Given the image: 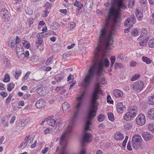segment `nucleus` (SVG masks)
<instances>
[{
	"label": "nucleus",
	"instance_id": "obj_54",
	"mask_svg": "<svg viewBox=\"0 0 154 154\" xmlns=\"http://www.w3.org/2000/svg\"><path fill=\"white\" fill-rule=\"evenodd\" d=\"M127 148L128 150L129 151H131L132 150V148L131 147V142L130 141H129L128 142L127 146Z\"/></svg>",
	"mask_w": 154,
	"mask_h": 154
},
{
	"label": "nucleus",
	"instance_id": "obj_20",
	"mask_svg": "<svg viewBox=\"0 0 154 154\" xmlns=\"http://www.w3.org/2000/svg\"><path fill=\"white\" fill-rule=\"evenodd\" d=\"M36 91L38 94L42 96H44L45 94V92L44 91L43 87H40L36 89Z\"/></svg>",
	"mask_w": 154,
	"mask_h": 154
},
{
	"label": "nucleus",
	"instance_id": "obj_21",
	"mask_svg": "<svg viewBox=\"0 0 154 154\" xmlns=\"http://www.w3.org/2000/svg\"><path fill=\"white\" fill-rule=\"evenodd\" d=\"M70 105L67 102H65L63 103L62 109L63 111H68Z\"/></svg>",
	"mask_w": 154,
	"mask_h": 154
},
{
	"label": "nucleus",
	"instance_id": "obj_38",
	"mask_svg": "<svg viewBox=\"0 0 154 154\" xmlns=\"http://www.w3.org/2000/svg\"><path fill=\"white\" fill-rule=\"evenodd\" d=\"M10 79L9 75L8 74H6L3 79V81L5 82H7L9 81Z\"/></svg>",
	"mask_w": 154,
	"mask_h": 154
},
{
	"label": "nucleus",
	"instance_id": "obj_60",
	"mask_svg": "<svg viewBox=\"0 0 154 154\" xmlns=\"http://www.w3.org/2000/svg\"><path fill=\"white\" fill-rule=\"evenodd\" d=\"M48 149V147H46L42 151V152L43 154H45L47 152Z\"/></svg>",
	"mask_w": 154,
	"mask_h": 154
},
{
	"label": "nucleus",
	"instance_id": "obj_26",
	"mask_svg": "<svg viewBox=\"0 0 154 154\" xmlns=\"http://www.w3.org/2000/svg\"><path fill=\"white\" fill-rule=\"evenodd\" d=\"M59 24L57 22H54L51 25V28L52 29H57L59 27Z\"/></svg>",
	"mask_w": 154,
	"mask_h": 154
},
{
	"label": "nucleus",
	"instance_id": "obj_44",
	"mask_svg": "<svg viewBox=\"0 0 154 154\" xmlns=\"http://www.w3.org/2000/svg\"><path fill=\"white\" fill-rule=\"evenodd\" d=\"M148 128L150 131L154 133V124H149L148 125Z\"/></svg>",
	"mask_w": 154,
	"mask_h": 154
},
{
	"label": "nucleus",
	"instance_id": "obj_49",
	"mask_svg": "<svg viewBox=\"0 0 154 154\" xmlns=\"http://www.w3.org/2000/svg\"><path fill=\"white\" fill-rule=\"evenodd\" d=\"M25 11L26 13L28 15H31L32 14V11L31 9L30 8H29L28 9V8H27V9L25 10Z\"/></svg>",
	"mask_w": 154,
	"mask_h": 154
},
{
	"label": "nucleus",
	"instance_id": "obj_24",
	"mask_svg": "<svg viewBox=\"0 0 154 154\" xmlns=\"http://www.w3.org/2000/svg\"><path fill=\"white\" fill-rule=\"evenodd\" d=\"M63 78V76H61L60 74L56 75L54 77L55 80L58 82H60Z\"/></svg>",
	"mask_w": 154,
	"mask_h": 154
},
{
	"label": "nucleus",
	"instance_id": "obj_55",
	"mask_svg": "<svg viewBox=\"0 0 154 154\" xmlns=\"http://www.w3.org/2000/svg\"><path fill=\"white\" fill-rule=\"evenodd\" d=\"M131 18L132 19V21L133 24H134L136 21V19L135 15H131Z\"/></svg>",
	"mask_w": 154,
	"mask_h": 154
},
{
	"label": "nucleus",
	"instance_id": "obj_9",
	"mask_svg": "<svg viewBox=\"0 0 154 154\" xmlns=\"http://www.w3.org/2000/svg\"><path fill=\"white\" fill-rule=\"evenodd\" d=\"M144 139L146 141L150 140L152 138L153 136L149 132L146 131L143 133L142 135Z\"/></svg>",
	"mask_w": 154,
	"mask_h": 154
},
{
	"label": "nucleus",
	"instance_id": "obj_17",
	"mask_svg": "<svg viewBox=\"0 0 154 154\" xmlns=\"http://www.w3.org/2000/svg\"><path fill=\"white\" fill-rule=\"evenodd\" d=\"M147 117L151 119H154V108L149 110L147 112Z\"/></svg>",
	"mask_w": 154,
	"mask_h": 154
},
{
	"label": "nucleus",
	"instance_id": "obj_23",
	"mask_svg": "<svg viewBox=\"0 0 154 154\" xmlns=\"http://www.w3.org/2000/svg\"><path fill=\"white\" fill-rule=\"evenodd\" d=\"M142 60L143 62L145 63L146 64H150L152 62V60L146 57H142Z\"/></svg>",
	"mask_w": 154,
	"mask_h": 154
},
{
	"label": "nucleus",
	"instance_id": "obj_19",
	"mask_svg": "<svg viewBox=\"0 0 154 154\" xmlns=\"http://www.w3.org/2000/svg\"><path fill=\"white\" fill-rule=\"evenodd\" d=\"M114 138L116 140H122L124 136L120 132H116L115 134Z\"/></svg>",
	"mask_w": 154,
	"mask_h": 154
},
{
	"label": "nucleus",
	"instance_id": "obj_43",
	"mask_svg": "<svg viewBox=\"0 0 154 154\" xmlns=\"http://www.w3.org/2000/svg\"><path fill=\"white\" fill-rule=\"evenodd\" d=\"M53 59V56H52L47 60L45 62V64L47 65H49V64L52 63Z\"/></svg>",
	"mask_w": 154,
	"mask_h": 154
},
{
	"label": "nucleus",
	"instance_id": "obj_40",
	"mask_svg": "<svg viewBox=\"0 0 154 154\" xmlns=\"http://www.w3.org/2000/svg\"><path fill=\"white\" fill-rule=\"evenodd\" d=\"M138 31L137 29H134L132 30L131 32V34L133 36H136L138 34Z\"/></svg>",
	"mask_w": 154,
	"mask_h": 154
},
{
	"label": "nucleus",
	"instance_id": "obj_30",
	"mask_svg": "<svg viewBox=\"0 0 154 154\" xmlns=\"http://www.w3.org/2000/svg\"><path fill=\"white\" fill-rule=\"evenodd\" d=\"M21 74V70L20 69L17 70L15 71V74L14 77L16 79H18Z\"/></svg>",
	"mask_w": 154,
	"mask_h": 154
},
{
	"label": "nucleus",
	"instance_id": "obj_3",
	"mask_svg": "<svg viewBox=\"0 0 154 154\" xmlns=\"http://www.w3.org/2000/svg\"><path fill=\"white\" fill-rule=\"evenodd\" d=\"M82 104V101H79L75 107V111L71 118V120L68 128L65 132L61 137L60 142L61 153L60 154H68L66 147L67 145V141L66 139V137L71 133L72 130L75 123V120L77 118L78 114L79 111L81 106Z\"/></svg>",
	"mask_w": 154,
	"mask_h": 154
},
{
	"label": "nucleus",
	"instance_id": "obj_52",
	"mask_svg": "<svg viewBox=\"0 0 154 154\" xmlns=\"http://www.w3.org/2000/svg\"><path fill=\"white\" fill-rule=\"evenodd\" d=\"M137 64V63L136 61L132 60L130 62V65L131 66H135Z\"/></svg>",
	"mask_w": 154,
	"mask_h": 154
},
{
	"label": "nucleus",
	"instance_id": "obj_64",
	"mask_svg": "<svg viewBox=\"0 0 154 154\" xmlns=\"http://www.w3.org/2000/svg\"><path fill=\"white\" fill-rule=\"evenodd\" d=\"M86 154V151L85 150L83 149H82L79 153L78 154Z\"/></svg>",
	"mask_w": 154,
	"mask_h": 154
},
{
	"label": "nucleus",
	"instance_id": "obj_29",
	"mask_svg": "<svg viewBox=\"0 0 154 154\" xmlns=\"http://www.w3.org/2000/svg\"><path fill=\"white\" fill-rule=\"evenodd\" d=\"M14 85L13 83H10L7 85V90L9 91H11L14 88Z\"/></svg>",
	"mask_w": 154,
	"mask_h": 154
},
{
	"label": "nucleus",
	"instance_id": "obj_14",
	"mask_svg": "<svg viewBox=\"0 0 154 154\" xmlns=\"http://www.w3.org/2000/svg\"><path fill=\"white\" fill-rule=\"evenodd\" d=\"M132 140L136 141L141 144L143 140L140 135L136 134L133 137Z\"/></svg>",
	"mask_w": 154,
	"mask_h": 154
},
{
	"label": "nucleus",
	"instance_id": "obj_16",
	"mask_svg": "<svg viewBox=\"0 0 154 154\" xmlns=\"http://www.w3.org/2000/svg\"><path fill=\"white\" fill-rule=\"evenodd\" d=\"M15 45V38L12 37H10L8 41V45L11 48H14Z\"/></svg>",
	"mask_w": 154,
	"mask_h": 154
},
{
	"label": "nucleus",
	"instance_id": "obj_34",
	"mask_svg": "<svg viewBox=\"0 0 154 154\" xmlns=\"http://www.w3.org/2000/svg\"><path fill=\"white\" fill-rule=\"evenodd\" d=\"M4 64L6 66L9 67L10 65V63L9 60L7 58L5 59L4 60Z\"/></svg>",
	"mask_w": 154,
	"mask_h": 154
},
{
	"label": "nucleus",
	"instance_id": "obj_2",
	"mask_svg": "<svg viewBox=\"0 0 154 154\" xmlns=\"http://www.w3.org/2000/svg\"><path fill=\"white\" fill-rule=\"evenodd\" d=\"M100 83L95 84L94 91L93 92L90 99L89 108L85 118V123L84 125V130L82 138V145L84 146L85 143H89L92 140L93 137L90 133L87 132L90 128L91 125V121L96 115L97 105L99 103L97 100L99 99V95H104V93L101 90Z\"/></svg>",
	"mask_w": 154,
	"mask_h": 154
},
{
	"label": "nucleus",
	"instance_id": "obj_53",
	"mask_svg": "<svg viewBox=\"0 0 154 154\" xmlns=\"http://www.w3.org/2000/svg\"><path fill=\"white\" fill-rule=\"evenodd\" d=\"M26 121L27 120H25V119H23L21 121L22 127L25 126L27 123V122Z\"/></svg>",
	"mask_w": 154,
	"mask_h": 154
},
{
	"label": "nucleus",
	"instance_id": "obj_28",
	"mask_svg": "<svg viewBox=\"0 0 154 154\" xmlns=\"http://www.w3.org/2000/svg\"><path fill=\"white\" fill-rule=\"evenodd\" d=\"M135 14L138 20L140 21L141 20L143 17V15L141 13L137 11Z\"/></svg>",
	"mask_w": 154,
	"mask_h": 154
},
{
	"label": "nucleus",
	"instance_id": "obj_1",
	"mask_svg": "<svg viewBox=\"0 0 154 154\" xmlns=\"http://www.w3.org/2000/svg\"><path fill=\"white\" fill-rule=\"evenodd\" d=\"M121 0L118 4V7L116 8L112 4L109 9L107 18L104 27L101 30L98 46L94 51L93 59L90 66H109V61L106 57V54L102 50L104 47L106 50H110V45L112 40V34L117 23L121 18L120 13L121 9H125L127 6Z\"/></svg>",
	"mask_w": 154,
	"mask_h": 154
},
{
	"label": "nucleus",
	"instance_id": "obj_7",
	"mask_svg": "<svg viewBox=\"0 0 154 154\" xmlns=\"http://www.w3.org/2000/svg\"><path fill=\"white\" fill-rule=\"evenodd\" d=\"M146 122V118L145 116L143 114L139 115L136 119V123L140 125H143L145 124Z\"/></svg>",
	"mask_w": 154,
	"mask_h": 154
},
{
	"label": "nucleus",
	"instance_id": "obj_10",
	"mask_svg": "<svg viewBox=\"0 0 154 154\" xmlns=\"http://www.w3.org/2000/svg\"><path fill=\"white\" fill-rule=\"evenodd\" d=\"M113 94L115 97L120 98L123 95V92L119 89H116L113 91Z\"/></svg>",
	"mask_w": 154,
	"mask_h": 154
},
{
	"label": "nucleus",
	"instance_id": "obj_41",
	"mask_svg": "<svg viewBox=\"0 0 154 154\" xmlns=\"http://www.w3.org/2000/svg\"><path fill=\"white\" fill-rule=\"evenodd\" d=\"M140 77V74H137L133 75L132 78H131V81H134L137 80V78H139Z\"/></svg>",
	"mask_w": 154,
	"mask_h": 154
},
{
	"label": "nucleus",
	"instance_id": "obj_62",
	"mask_svg": "<svg viewBox=\"0 0 154 154\" xmlns=\"http://www.w3.org/2000/svg\"><path fill=\"white\" fill-rule=\"evenodd\" d=\"M16 54L18 57H20L21 56H22L24 54V52L16 53Z\"/></svg>",
	"mask_w": 154,
	"mask_h": 154
},
{
	"label": "nucleus",
	"instance_id": "obj_63",
	"mask_svg": "<svg viewBox=\"0 0 154 154\" xmlns=\"http://www.w3.org/2000/svg\"><path fill=\"white\" fill-rule=\"evenodd\" d=\"M42 41L41 38L39 37L38 38V41L37 42V43L38 44H41L42 43Z\"/></svg>",
	"mask_w": 154,
	"mask_h": 154
},
{
	"label": "nucleus",
	"instance_id": "obj_58",
	"mask_svg": "<svg viewBox=\"0 0 154 154\" xmlns=\"http://www.w3.org/2000/svg\"><path fill=\"white\" fill-rule=\"evenodd\" d=\"M15 44L16 46L18 45L19 43L20 42L19 38L18 36H16V40H15Z\"/></svg>",
	"mask_w": 154,
	"mask_h": 154
},
{
	"label": "nucleus",
	"instance_id": "obj_18",
	"mask_svg": "<svg viewBox=\"0 0 154 154\" xmlns=\"http://www.w3.org/2000/svg\"><path fill=\"white\" fill-rule=\"evenodd\" d=\"M131 144L133 147L134 149L136 150L139 149L141 146V143L132 140Z\"/></svg>",
	"mask_w": 154,
	"mask_h": 154
},
{
	"label": "nucleus",
	"instance_id": "obj_50",
	"mask_svg": "<svg viewBox=\"0 0 154 154\" xmlns=\"http://www.w3.org/2000/svg\"><path fill=\"white\" fill-rule=\"evenodd\" d=\"M147 42V40L144 39L140 42V44L141 46H143L146 44Z\"/></svg>",
	"mask_w": 154,
	"mask_h": 154
},
{
	"label": "nucleus",
	"instance_id": "obj_42",
	"mask_svg": "<svg viewBox=\"0 0 154 154\" xmlns=\"http://www.w3.org/2000/svg\"><path fill=\"white\" fill-rule=\"evenodd\" d=\"M104 119V116L102 114H100L97 117L98 120L100 122L103 121Z\"/></svg>",
	"mask_w": 154,
	"mask_h": 154
},
{
	"label": "nucleus",
	"instance_id": "obj_59",
	"mask_svg": "<svg viewBox=\"0 0 154 154\" xmlns=\"http://www.w3.org/2000/svg\"><path fill=\"white\" fill-rule=\"evenodd\" d=\"M7 93L5 92H2L0 93V95L3 98L6 97L7 96Z\"/></svg>",
	"mask_w": 154,
	"mask_h": 154
},
{
	"label": "nucleus",
	"instance_id": "obj_46",
	"mask_svg": "<svg viewBox=\"0 0 154 154\" xmlns=\"http://www.w3.org/2000/svg\"><path fill=\"white\" fill-rule=\"evenodd\" d=\"M134 0H130L129 2L128 8H132L134 5Z\"/></svg>",
	"mask_w": 154,
	"mask_h": 154
},
{
	"label": "nucleus",
	"instance_id": "obj_6",
	"mask_svg": "<svg viewBox=\"0 0 154 154\" xmlns=\"http://www.w3.org/2000/svg\"><path fill=\"white\" fill-rule=\"evenodd\" d=\"M0 14L1 16L4 19L5 22H8L10 19L9 12L5 9L2 8L1 10Z\"/></svg>",
	"mask_w": 154,
	"mask_h": 154
},
{
	"label": "nucleus",
	"instance_id": "obj_31",
	"mask_svg": "<svg viewBox=\"0 0 154 154\" xmlns=\"http://www.w3.org/2000/svg\"><path fill=\"white\" fill-rule=\"evenodd\" d=\"M123 65L121 63L116 62L115 64L114 68L115 69H117L118 68H122L123 67Z\"/></svg>",
	"mask_w": 154,
	"mask_h": 154
},
{
	"label": "nucleus",
	"instance_id": "obj_51",
	"mask_svg": "<svg viewBox=\"0 0 154 154\" xmlns=\"http://www.w3.org/2000/svg\"><path fill=\"white\" fill-rule=\"evenodd\" d=\"M49 13V11H48V9H45L44 12V14H42V16L43 17H47Z\"/></svg>",
	"mask_w": 154,
	"mask_h": 154
},
{
	"label": "nucleus",
	"instance_id": "obj_57",
	"mask_svg": "<svg viewBox=\"0 0 154 154\" xmlns=\"http://www.w3.org/2000/svg\"><path fill=\"white\" fill-rule=\"evenodd\" d=\"M107 82L106 80V78L104 77H103L101 79L100 83L102 84H104Z\"/></svg>",
	"mask_w": 154,
	"mask_h": 154
},
{
	"label": "nucleus",
	"instance_id": "obj_22",
	"mask_svg": "<svg viewBox=\"0 0 154 154\" xmlns=\"http://www.w3.org/2000/svg\"><path fill=\"white\" fill-rule=\"evenodd\" d=\"M75 6L77 7L78 10H80L83 7V5L80 2L77 0L75 1L74 4Z\"/></svg>",
	"mask_w": 154,
	"mask_h": 154
},
{
	"label": "nucleus",
	"instance_id": "obj_35",
	"mask_svg": "<svg viewBox=\"0 0 154 154\" xmlns=\"http://www.w3.org/2000/svg\"><path fill=\"white\" fill-rule=\"evenodd\" d=\"M1 122L2 124L3 125V126L5 127H7L8 126V121L6 120L4 118H3L2 119Z\"/></svg>",
	"mask_w": 154,
	"mask_h": 154
},
{
	"label": "nucleus",
	"instance_id": "obj_56",
	"mask_svg": "<svg viewBox=\"0 0 154 154\" xmlns=\"http://www.w3.org/2000/svg\"><path fill=\"white\" fill-rule=\"evenodd\" d=\"M45 6L46 8L45 9H48V8H51V4L49 2H47L46 3Z\"/></svg>",
	"mask_w": 154,
	"mask_h": 154
},
{
	"label": "nucleus",
	"instance_id": "obj_37",
	"mask_svg": "<svg viewBox=\"0 0 154 154\" xmlns=\"http://www.w3.org/2000/svg\"><path fill=\"white\" fill-rule=\"evenodd\" d=\"M115 60H116V57H115V56H112L111 57L110 59V60L111 63V66H110L111 68H112L113 67L114 63L115 61Z\"/></svg>",
	"mask_w": 154,
	"mask_h": 154
},
{
	"label": "nucleus",
	"instance_id": "obj_45",
	"mask_svg": "<svg viewBox=\"0 0 154 154\" xmlns=\"http://www.w3.org/2000/svg\"><path fill=\"white\" fill-rule=\"evenodd\" d=\"M16 53L18 52H24V51L23 49V48L22 47H20L19 48V47L18 46V45L16 46Z\"/></svg>",
	"mask_w": 154,
	"mask_h": 154
},
{
	"label": "nucleus",
	"instance_id": "obj_15",
	"mask_svg": "<svg viewBox=\"0 0 154 154\" xmlns=\"http://www.w3.org/2000/svg\"><path fill=\"white\" fill-rule=\"evenodd\" d=\"M52 116H50L46 118V122L48 125L53 126L56 124V122L55 120L51 118Z\"/></svg>",
	"mask_w": 154,
	"mask_h": 154
},
{
	"label": "nucleus",
	"instance_id": "obj_4",
	"mask_svg": "<svg viewBox=\"0 0 154 154\" xmlns=\"http://www.w3.org/2000/svg\"><path fill=\"white\" fill-rule=\"evenodd\" d=\"M128 110L129 112H127L124 116V119L126 121L132 120L136 116L138 111V108L135 106L129 107Z\"/></svg>",
	"mask_w": 154,
	"mask_h": 154
},
{
	"label": "nucleus",
	"instance_id": "obj_47",
	"mask_svg": "<svg viewBox=\"0 0 154 154\" xmlns=\"http://www.w3.org/2000/svg\"><path fill=\"white\" fill-rule=\"evenodd\" d=\"M23 44L24 46L26 48L28 49L30 47V45L27 43V42L26 41L23 40Z\"/></svg>",
	"mask_w": 154,
	"mask_h": 154
},
{
	"label": "nucleus",
	"instance_id": "obj_48",
	"mask_svg": "<svg viewBox=\"0 0 154 154\" xmlns=\"http://www.w3.org/2000/svg\"><path fill=\"white\" fill-rule=\"evenodd\" d=\"M140 2L141 5L145 7L146 5L147 1L146 0H140Z\"/></svg>",
	"mask_w": 154,
	"mask_h": 154
},
{
	"label": "nucleus",
	"instance_id": "obj_36",
	"mask_svg": "<svg viewBox=\"0 0 154 154\" xmlns=\"http://www.w3.org/2000/svg\"><path fill=\"white\" fill-rule=\"evenodd\" d=\"M148 45L150 48L154 47V38L151 39L149 42Z\"/></svg>",
	"mask_w": 154,
	"mask_h": 154
},
{
	"label": "nucleus",
	"instance_id": "obj_25",
	"mask_svg": "<svg viewBox=\"0 0 154 154\" xmlns=\"http://www.w3.org/2000/svg\"><path fill=\"white\" fill-rule=\"evenodd\" d=\"M148 103L150 105L154 104V96H149L148 97Z\"/></svg>",
	"mask_w": 154,
	"mask_h": 154
},
{
	"label": "nucleus",
	"instance_id": "obj_39",
	"mask_svg": "<svg viewBox=\"0 0 154 154\" xmlns=\"http://www.w3.org/2000/svg\"><path fill=\"white\" fill-rule=\"evenodd\" d=\"M85 91H84L82 92V94L80 95V96L79 97H78L76 99L78 101V102L82 101V100L85 94Z\"/></svg>",
	"mask_w": 154,
	"mask_h": 154
},
{
	"label": "nucleus",
	"instance_id": "obj_27",
	"mask_svg": "<svg viewBox=\"0 0 154 154\" xmlns=\"http://www.w3.org/2000/svg\"><path fill=\"white\" fill-rule=\"evenodd\" d=\"M132 127V125L130 123H125L124 125L125 129L126 130H128L131 129Z\"/></svg>",
	"mask_w": 154,
	"mask_h": 154
},
{
	"label": "nucleus",
	"instance_id": "obj_8",
	"mask_svg": "<svg viewBox=\"0 0 154 154\" xmlns=\"http://www.w3.org/2000/svg\"><path fill=\"white\" fill-rule=\"evenodd\" d=\"M117 112L119 113L123 112L126 109V107L122 102L118 103L116 105Z\"/></svg>",
	"mask_w": 154,
	"mask_h": 154
},
{
	"label": "nucleus",
	"instance_id": "obj_11",
	"mask_svg": "<svg viewBox=\"0 0 154 154\" xmlns=\"http://www.w3.org/2000/svg\"><path fill=\"white\" fill-rule=\"evenodd\" d=\"M35 105L37 108L40 109L45 106V103L43 100L39 99L36 102Z\"/></svg>",
	"mask_w": 154,
	"mask_h": 154
},
{
	"label": "nucleus",
	"instance_id": "obj_33",
	"mask_svg": "<svg viewBox=\"0 0 154 154\" xmlns=\"http://www.w3.org/2000/svg\"><path fill=\"white\" fill-rule=\"evenodd\" d=\"M108 118L109 120L111 121H113L114 120V115L112 112H108Z\"/></svg>",
	"mask_w": 154,
	"mask_h": 154
},
{
	"label": "nucleus",
	"instance_id": "obj_5",
	"mask_svg": "<svg viewBox=\"0 0 154 154\" xmlns=\"http://www.w3.org/2000/svg\"><path fill=\"white\" fill-rule=\"evenodd\" d=\"M144 85L143 82L140 81L134 82L132 84L133 89L137 92H140L142 90Z\"/></svg>",
	"mask_w": 154,
	"mask_h": 154
},
{
	"label": "nucleus",
	"instance_id": "obj_13",
	"mask_svg": "<svg viewBox=\"0 0 154 154\" xmlns=\"http://www.w3.org/2000/svg\"><path fill=\"white\" fill-rule=\"evenodd\" d=\"M147 34V29L145 28H143L141 29V32L140 36L137 38L139 40H141L145 37Z\"/></svg>",
	"mask_w": 154,
	"mask_h": 154
},
{
	"label": "nucleus",
	"instance_id": "obj_61",
	"mask_svg": "<svg viewBox=\"0 0 154 154\" xmlns=\"http://www.w3.org/2000/svg\"><path fill=\"white\" fill-rule=\"evenodd\" d=\"M132 26H133V24H132L130 27L127 28L126 29H125L124 31L125 33H128V32L129 31L130 29H131V27Z\"/></svg>",
	"mask_w": 154,
	"mask_h": 154
},
{
	"label": "nucleus",
	"instance_id": "obj_32",
	"mask_svg": "<svg viewBox=\"0 0 154 154\" xmlns=\"http://www.w3.org/2000/svg\"><path fill=\"white\" fill-rule=\"evenodd\" d=\"M131 22V19L130 18H128L124 22V25L125 27L130 26Z\"/></svg>",
	"mask_w": 154,
	"mask_h": 154
},
{
	"label": "nucleus",
	"instance_id": "obj_12",
	"mask_svg": "<svg viewBox=\"0 0 154 154\" xmlns=\"http://www.w3.org/2000/svg\"><path fill=\"white\" fill-rule=\"evenodd\" d=\"M33 138H31L29 135L26 136L25 138L24 142H25V146L28 147L29 146L30 144L32 143Z\"/></svg>",
	"mask_w": 154,
	"mask_h": 154
}]
</instances>
